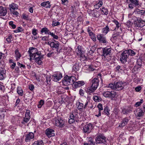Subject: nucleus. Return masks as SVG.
Segmentation results:
<instances>
[{
	"instance_id": "f3484780",
	"label": "nucleus",
	"mask_w": 145,
	"mask_h": 145,
	"mask_svg": "<svg viewBox=\"0 0 145 145\" xmlns=\"http://www.w3.org/2000/svg\"><path fill=\"white\" fill-rule=\"evenodd\" d=\"M82 47L81 46H78L75 50V52L77 55L79 56L82 54H84V52L82 50Z\"/></svg>"
},
{
	"instance_id": "e2e57ef3",
	"label": "nucleus",
	"mask_w": 145,
	"mask_h": 145,
	"mask_svg": "<svg viewBox=\"0 0 145 145\" xmlns=\"http://www.w3.org/2000/svg\"><path fill=\"white\" fill-rule=\"evenodd\" d=\"M79 105L78 106V109H82L84 106L83 104L82 103H80L79 102Z\"/></svg>"
},
{
	"instance_id": "2eb2a0df",
	"label": "nucleus",
	"mask_w": 145,
	"mask_h": 145,
	"mask_svg": "<svg viewBox=\"0 0 145 145\" xmlns=\"http://www.w3.org/2000/svg\"><path fill=\"white\" fill-rule=\"evenodd\" d=\"M34 138V135L32 132H29L25 135V142H27L30 141L31 139Z\"/></svg>"
},
{
	"instance_id": "cd10ccee",
	"label": "nucleus",
	"mask_w": 145,
	"mask_h": 145,
	"mask_svg": "<svg viewBox=\"0 0 145 145\" xmlns=\"http://www.w3.org/2000/svg\"><path fill=\"white\" fill-rule=\"evenodd\" d=\"M110 31V29L108 25H106L105 27L102 29V31L103 33L106 35Z\"/></svg>"
},
{
	"instance_id": "a18cd8bd",
	"label": "nucleus",
	"mask_w": 145,
	"mask_h": 145,
	"mask_svg": "<svg viewBox=\"0 0 145 145\" xmlns=\"http://www.w3.org/2000/svg\"><path fill=\"white\" fill-rule=\"evenodd\" d=\"M92 15L93 17L96 18H98L100 16L99 12L97 11H96L94 12L93 13Z\"/></svg>"
},
{
	"instance_id": "864d4df0",
	"label": "nucleus",
	"mask_w": 145,
	"mask_h": 145,
	"mask_svg": "<svg viewBox=\"0 0 145 145\" xmlns=\"http://www.w3.org/2000/svg\"><path fill=\"white\" fill-rule=\"evenodd\" d=\"M44 104V101L42 100H41L39 102V104L38 105V107L39 108H41L42 105Z\"/></svg>"
},
{
	"instance_id": "a19ab883",
	"label": "nucleus",
	"mask_w": 145,
	"mask_h": 145,
	"mask_svg": "<svg viewBox=\"0 0 145 145\" xmlns=\"http://www.w3.org/2000/svg\"><path fill=\"white\" fill-rule=\"evenodd\" d=\"M137 61V64L138 66V68H140L142 65V61L141 59H138Z\"/></svg>"
},
{
	"instance_id": "c03bdc74",
	"label": "nucleus",
	"mask_w": 145,
	"mask_h": 145,
	"mask_svg": "<svg viewBox=\"0 0 145 145\" xmlns=\"http://www.w3.org/2000/svg\"><path fill=\"white\" fill-rule=\"evenodd\" d=\"M12 39V36L11 35H8L6 38V40L8 43H10Z\"/></svg>"
},
{
	"instance_id": "5701e85b",
	"label": "nucleus",
	"mask_w": 145,
	"mask_h": 145,
	"mask_svg": "<svg viewBox=\"0 0 145 145\" xmlns=\"http://www.w3.org/2000/svg\"><path fill=\"white\" fill-rule=\"evenodd\" d=\"M41 33H44V34H48L50 35V33H51L50 31L47 27H45L42 28L40 31Z\"/></svg>"
},
{
	"instance_id": "393cba45",
	"label": "nucleus",
	"mask_w": 145,
	"mask_h": 145,
	"mask_svg": "<svg viewBox=\"0 0 145 145\" xmlns=\"http://www.w3.org/2000/svg\"><path fill=\"white\" fill-rule=\"evenodd\" d=\"M132 108L128 107L127 108H123L122 110V113L123 114H127L130 113L132 111Z\"/></svg>"
},
{
	"instance_id": "052dcab7",
	"label": "nucleus",
	"mask_w": 145,
	"mask_h": 145,
	"mask_svg": "<svg viewBox=\"0 0 145 145\" xmlns=\"http://www.w3.org/2000/svg\"><path fill=\"white\" fill-rule=\"evenodd\" d=\"M11 12L14 15L16 16H18L19 14L18 12L15 10H12V11H11Z\"/></svg>"
},
{
	"instance_id": "680f3d73",
	"label": "nucleus",
	"mask_w": 145,
	"mask_h": 145,
	"mask_svg": "<svg viewBox=\"0 0 145 145\" xmlns=\"http://www.w3.org/2000/svg\"><path fill=\"white\" fill-rule=\"evenodd\" d=\"M103 5V2L101 1H99V3L95 6H98V8L101 7Z\"/></svg>"
},
{
	"instance_id": "473e14b6",
	"label": "nucleus",
	"mask_w": 145,
	"mask_h": 145,
	"mask_svg": "<svg viewBox=\"0 0 145 145\" xmlns=\"http://www.w3.org/2000/svg\"><path fill=\"white\" fill-rule=\"evenodd\" d=\"M137 12V14L141 15L145 14V8H143L142 10L138 9Z\"/></svg>"
},
{
	"instance_id": "412c9836",
	"label": "nucleus",
	"mask_w": 145,
	"mask_h": 145,
	"mask_svg": "<svg viewBox=\"0 0 145 145\" xmlns=\"http://www.w3.org/2000/svg\"><path fill=\"white\" fill-rule=\"evenodd\" d=\"M97 107L98 108L99 114H96L95 115V116H97V117H99L101 115V111L103 110V106L102 104L100 103H99L97 106Z\"/></svg>"
},
{
	"instance_id": "20e7f679",
	"label": "nucleus",
	"mask_w": 145,
	"mask_h": 145,
	"mask_svg": "<svg viewBox=\"0 0 145 145\" xmlns=\"http://www.w3.org/2000/svg\"><path fill=\"white\" fill-rule=\"evenodd\" d=\"M106 138L103 135H99L95 138V142L97 144H99L103 143L104 144L106 142Z\"/></svg>"
},
{
	"instance_id": "6e6d98bb",
	"label": "nucleus",
	"mask_w": 145,
	"mask_h": 145,
	"mask_svg": "<svg viewBox=\"0 0 145 145\" xmlns=\"http://www.w3.org/2000/svg\"><path fill=\"white\" fill-rule=\"evenodd\" d=\"M50 35H51L54 39L56 40H57L59 38L58 36L54 34L53 33L51 32V33H50Z\"/></svg>"
},
{
	"instance_id": "4be33fe9",
	"label": "nucleus",
	"mask_w": 145,
	"mask_h": 145,
	"mask_svg": "<svg viewBox=\"0 0 145 145\" xmlns=\"http://www.w3.org/2000/svg\"><path fill=\"white\" fill-rule=\"evenodd\" d=\"M7 12L5 8L0 6V16H4L6 15Z\"/></svg>"
},
{
	"instance_id": "49530a36",
	"label": "nucleus",
	"mask_w": 145,
	"mask_h": 145,
	"mask_svg": "<svg viewBox=\"0 0 145 145\" xmlns=\"http://www.w3.org/2000/svg\"><path fill=\"white\" fill-rule=\"evenodd\" d=\"M101 11L103 12L104 14L106 15H107L108 13V10L107 8H105L104 7H103V8L101 9Z\"/></svg>"
},
{
	"instance_id": "4d7b16f0",
	"label": "nucleus",
	"mask_w": 145,
	"mask_h": 145,
	"mask_svg": "<svg viewBox=\"0 0 145 145\" xmlns=\"http://www.w3.org/2000/svg\"><path fill=\"white\" fill-rule=\"evenodd\" d=\"M17 65L20 68H23L24 69H25V65H24L20 63L19 62H18L17 63Z\"/></svg>"
},
{
	"instance_id": "7c9ffc66",
	"label": "nucleus",
	"mask_w": 145,
	"mask_h": 145,
	"mask_svg": "<svg viewBox=\"0 0 145 145\" xmlns=\"http://www.w3.org/2000/svg\"><path fill=\"white\" fill-rule=\"evenodd\" d=\"M17 92L19 95L22 96L23 95V91L21 87H18L17 89Z\"/></svg>"
},
{
	"instance_id": "ea45409f",
	"label": "nucleus",
	"mask_w": 145,
	"mask_h": 145,
	"mask_svg": "<svg viewBox=\"0 0 145 145\" xmlns=\"http://www.w3.org/2000/svg\"><path fill=\"white\" fill-rule=\"evenodd\" d=\"M94 101L96 102H99L101 101V98L98 96H94L93 97Z\"/></svg>"
},
{
	"instance_id": "a878e982",
	"label": "nucleus",
	"mask_w": 145,
	"mask_h": 145,
	"mask_svg": "<svg viewBox=\"0 0 145 145\" xmlns=\"http://www.w3.org/2000/svg\"><path fill=\"white\" fill-rule=\"evenodd\" d=\"M136 7H138L140 6L139 2L137 0H127Z\"/></svg>"
},
{
	"instance_id": "6e6552de",
	"label": "nucleus",
	"mask_w": 145,
	"mask_h": 145,
	"mask_svg": "<svg viewBox=\"0 0 145 145\" xmlns=\"http://www.w3.org/2000/svg\"><path fill=\"white\" fill-rule=\"evenodd\" d=\"M53 123L56 126L61 128L64 124V121L61 119H55L53 120Z\"/></svg>"
},
{
	"instance_id": "6ab92c4d",
	"label": "nucleus",
	"mask_w": 145,
	"mask_h": 145,
	"mask_svg": "<svg viewBox=\"0 0 145 145\" xmlns=\"http://www.w3.org/2000/svg\"><path fill=\"white\" fill-rule=\"evenodd\" d=\"M129 120V119L127 117L123 118L121 122V124L119 125V126L120 127H122L125 126L127 124Z\"/></svg>"
},
{
	"instance_id": "423d86ee",
	"label": "nucleus",
	"mask_w": 145,
	"mask_h": 145,
	"mask_svg": "<svg viewBox=\"0 0 145 145\" xmlns=\"http://www.w3.org/2000/svg\"><path fill=\"white\" fill-rule=\"evenodd\" d=\"M115 84V90H120L122 89L127 86V83L122 82H117Z\"/></svg>"
},
{
	"instance_id": "09e8293b",
	"label": "nucleus",
	"mask_w": 145,
	"mask_h": 145,
	"mask_svg": "<svg viewBox=\"0 0 145 145\" xmlns=\"http://www.w3.org/2000/svg\"><path fill=\"white\" fill-rule=\"evenodd\" d=\"M9 24L10 26L13 29H14L16 28V25L14 24L13 22L12 21H10L9 22Z\"/></svg>"
},
{
	"instance_id": "c85d7f7f",
	"label": "nucleus",
	"mask_w": 145,
	"mask_h": 145,
	"mask_svg": "<svg viewBox=\"0 0 145 145\" xmlns=\"http://www.w3.org/2000/svg\"><path fill=\"white\" fill-rule=\"evenodd\" d=\"M9 7L10 11H12V10H15L18 9L17 5L14 3H12L11 5H10Z\"/></svg>"
},
{
	"instance_id": "3c124183",
	"label": "nucleus",
	"mask_w": 145,
	"mask_h": 145,
	"mask_svg": "<svg viewBox=\"0 0 145 145\" xmlns=\"http://www.w3.org/2000/svg\"><path fill=\"white\" fill-rule=\"evenodd\" d=\"M115 84H109L108 86V87L112 89H114L115 90Z\"/></svg>"
},
{
	"instance_id": "37998d69",
	"label": "nucleus",
	"mask_w": 145,
	"mask_h": 145,
	"mask_svg": "<svg viewBox=\"0 0 145 145\" xmlns=\"http://www.w3.org/2000/svg\"><path fill=\"white\" fill-rule=\"evenodd\" d=\"M126 2L128 4V7L129 8L131 9H133L135 7H136V6H135L134 5L131 3H130L129 1H128L127 0Z\"/></svg>"
},
{
	"instance_id": "ddd939ff",
	"label": "nucleus",
	"mask_w": 145,
	"mask_h": 145,
	"mask_svg": "<svg viewBox=\"0 0 145 145\" xmlns=\"http://www.w3.org/2000/svg\"><path fill=\"white\" fill-rule=\"evenodd\" d=\"M72 76L69 77L68 76H66L64 78L62 81L63 84L65 85H69L70 84V81H71Z\"/></svg>"
},
{
	"instance_id": "39448f33",
	"label": "nucleus",
	"mask_w": 145,
	"mask_h": 145,
	"mask_svg": "<svg viewBox=\"0 0 145 145\" xmlns=\"http://www.w3.org/2000/svg\"><path fill=\"white\" fill-rule=\"evenodd\" d=\"M129 56V55L127 50L123 51L120 56L121 61L123 63H125L127 61V59L128 58Z\"/></svg>"
},
{
	"instance_id": "bb28decb",
	"label": "nucleus",
	"mask_w": 145,
	"mask_h": 145,
	"mask_svg": "<svg viewBox=\"0 0 145 145\" xmlns=\"http://www.w3.org/2000/svg\"><path fill=\"white\" fill-rule=\"evenodd\" d=\"M55 42H57L56 43L54 42H51V43L50 44V46L51 48H55L56 49L58 48L59 46V43L57 41H55Z\"/></svg>"
},
{
	"instance_id": "b1692460",
	"label": "nucleus",
	"mask_w": 145,
	"mask_h": 145,
	"mask_svg": "<svg viewBox=\"0 0 145 145\" xmlns=\"http://www.w3.org/2000/svg\"><path fill=\"white\" fill-rule=\"evenodd\" d=\"M40 5L41 6L46 8H50L51 7L49 1L44 2L42 3Z\"/></svg>"
},
{
	"instance_id": "69168bd1",
	"label": "nucleus",
	"mask_w": 145,
	"mask_h": 145,
	"mask_svg": "<svg viewBox=\"0 0 145 145\" xmlns=\"http://www.w3.org/2000/svg\"><path fill=\"white\" fill-rule=\"evenodd\" d=\"M88 70L89 71H93L94 70V67L93 66L88 65Z\"/></svg>"
},
{
	"instance_id": "8fccbe9b",
	"label": "nucleus",
	"mask_w": 145,
	"mask_h": 145,
	"mask_svg": "<svg viewBox=\"0 0 145 145\" xmlns=\"http://www.w3.org/2000/svg\"><path fill=\"white\" fill-rule=\"evenodd\" d=\"M124 69L123 67H121L119 65H118L116 68V70L119 71H124Z\"/></svg>"
},
{
	"instance_id": "79ce46f5",
	"label": "nucleus",
	"mask_w": 145,
	"mask_h": 145,
	"mask_svg": "<svg viewBox=\"0 0 145 145\" xmlns=\"http://www.w3.org/2000/svg\"><path fill=\"white\" fill-rule=\"evenodd\" d=\"M32 145H44L43 142L41 140L35 142Z\"/></svg>"
},
{
	"instance_id": "7ed1b4c3",
	"label": "nucleus",
	"mask_w": 145,
	"mask_h": 145,
	"mask_svg": "<svg viewBox=\"0 0 145 145\" xmlns=\"http://www.w3.org/2000/svg\"><path fill=\"white\" fill-rule=\"evenodd\" d=\"M111 48L105 47L102 49V54L101 56H104L107 61H110L112 58Z\"/></svg>"
},
{
	"instance_id": "a211bd4d",
	"label": "nucleus",
	"mask_w": 145,
	"mask_h": 145,
	"mask_svg": "<svg viewBox=\"0 0 145 145\" xmlns=\"http://www.w3.org/2000/svg\"><path fill=\"white\" fill-rule=\"evenodd\" d=\"M84 82L83 81H78L77 82H74L73 84L74 85V88H76L84 84Z\"/></svg>"
},
{
	"instance_id": "774afa93",
	"label": "nucleus",
	"mask_w": 145,
	"mask_h": 145,
	"mask_svg": "<svg viewBox=\"0 0 145 145\" xmlns=\"http://www.w3.org/2000/svg\"><path fill=\"white\" fill-rule=\"evenodd\" d=\"M59 24H60V23H59L58 22H53L52 25L53 26H57Z\"/></svg>"
},
{
	"instance_id": "f704fd0d",
	"label": "nucleus",
	"mask_w": 145,
	"mask_h": 145,
	"mask_svg": "<svg viewBox=\"0 0 145 145\" xmlns=\"http://www.w3.org/2000/svg\"><path fill=\"white\" fill-rule=\"evenodd\" d=\"M42 59V56L40 57L39 58L36 59H35V62L39 65H41L42 64V61H41V59Z\"/></svg>"
},
{
	"instance_id": "9b49d317",
	"label": "nucleus",
	"mask_w": 145,
	"mask_h": 145,
	"mask_svg": "<svg viewBox=\"0 0 145 145\" xmlns=\"http://www.w3.org/2000/svg\"><path fill=\"white\" fill-rule=\"evenodd\" d=\"M92 125L90 123L86 125L83 127V131L84 133H89L92 129Z\"/></svg>"
},
{
	"instance_id": "aec40b11",
	"label": "nucleus",
	"mask_w": 145,
	"mask_h": 145,
	"mask_svg": "<svg viewBox=\"0 0 145 145\" xmlns=\"http://www.w3.org/2000/svg\"><path fill=\"white\" fill-rule=\"evenodd\" d=\"M6 73L5 70L3 68H0V80H3L5 76Z\"/></svg>"
},
{
	"instance_id": "bf43d9fd",
	"label": "nucleus",
	"mask_w": 145,
	"mask_h": 145,
	"mask_svg": "<svg viewBox=\"0 0 145 145\" xmlns=\"http://www.w3.org/2000/svg\"><path fill=\"white\" fill-rule=\"evenodd\" d=\"M143 102V99L141 100L140 102H138L135 104V106H138L141 105V104Z\"/></svg>"
},
{
	"instance_id": "4c0bfd02",
	"label": "nucleus",
	"mask_w": 145,
	"mask_h": 145,
	"mask_svg": "<svg viewBox=\"0 0 145 145\" xmlns=\"http://www.w3.org/2000/svg\"><path fill=\"white\" fill-rule=\"evenodd\" d=\"M110 110L109 109L108 106H106L104 108L103 112L107 116H109L110 115L109 111Z\"/></svg>"
},
{
	"instance_id": "de8ad7c7",
	"label": "nucleus",
	"mask_w": 145,
	"mask_h": 145,
	"mask_svg": "<svg viewBox=\"0 0 145 145\" xmlns=\"http://www.w3.org/2000/svg\"><path fill=\"white\" fill-rule=\"evenodd\" d=\"M24 29L22 27H17L16 30L14 31V32L15 33H18L22 31Z\"/></svg>"
},
{
	"instance_id": "1a4fd4ad",
	"label": "nucleus",
	"mask_w": 145,
	"mask_h": 145,
	"mask_svg": "<svg viewBox=\"0 0 145 145\" xmlns=\"http://www.w3.org/2000/svg\"><path fill=\"white\" fill-rule=\"evenodd\" d=\"M97 37L100 42L105 44L107 42L106 37L103 34H98L97 35Z\"/></svg>"
},
{
	"instance_id": "e433bc0d",
	"label": "nucleus",
	"mask_w": 145,
	"mask_h": 145,
	"mask_svg": "<svg viewBox=\"0 0 145 145\" xmlns=\"http://www.w3.org/2000/svg\"><path fill=\"white\" fill-rule=\"evenodd\" d=\"M120 32H117L116 33H114L113 34L111 39L113 38L114 39H116L117 38V37L120 34Z\"/></svg>"
},
{
	"instance_id": "58836bf2",
	"label": "nucleus",
	"mask_w": 145,
	"mask_h": 145,
	"mask_svg": "<svg viewBox=\"0 0 145 145\" xmlns=\"http://www.w3.org/2000/svg\"><path fill=\"white\" fill-rule=\"evenodd\" d=\"M128 51L129 55L132 56H134L136 54V52L133 50L131 49L127 50Z\"/></svg>"
},
{
	"instance_id": "72a5a7b5",
	"label": "nucleus",
	"mask_w": 145,
	"mask_h": 145,
	"mask_svg": "<svg viewBox=\"0 0 145 145\" xmlns=\"http://www.w3.org/2000/svg\"><path fill=\"white\" fill-rule=\"evenodd\" d=\"M78 56H80V60L81 61H84L87 59L86 57L84 55V54H82Z\"/></svg>"
},
{
	"instance_id": "2f4dec72",
	"label": "nucleus",
	"mask_w": 145,
	"mask_h": 145,
	"mask_svg": "<svg viewBox=\"0 0 145 145\" xmlns=\"http://www.w3.org/2000/svg\"><path fill=\"white\" fill-rule=\"evenodd\" d=\"M89 35L93 41L95 42L96 41V38L95 35V34L93 33V32L90 33Z\"/></svg>"
},
{
	"instance_id": "5fc2aeb1",
	"label": "nucleus",
	"mask_w": 145,
	"mask_h": 145,
	"mask_svg": "<svg viewBox=\"0 0 145 145\" xmlns=\"http://www.w3.org/2000/svg\"><path fill=\"white\" fill-rule=\"evenodd\" d=\"M30 111L29 110H26V112L25 114V117H28L30 118H31L30 116Z\"/></svg>"
},
{
	"instance_id": "0eeeda50",
	"label": "nucleus",
	"mask_w": 145,
	"mask_h": 145,
	"mask_svg": "<svg viewBox=\"0 0 145 145\" xmlns=\"http://www.w3.org/2000/svg\"><path fill=\"white\" fill-rule=\"evenodd\" d=\"M104 96L106 97H109L112 98H114L116 95V93L114 91L110 92L107 91L104 92L103 93Z\"/></svg>"
},
{
	"instance_id": "4468645a",
	"label": "nucleus",
	"mask_w": 145,
	"mask_h": 145,
	"mask_svg": "<svg viewBox=\"0 0 145 145\" xmlns=\"http://www.w3.org/2000/svg\"><path fill=\"white\" fill-rule=\"evenodd\" d=\"M45 133L49 138L55 136L54 131L53 129H47L45 131Z\"/></svg>"
},
{
	"instance_id": "f257e3e1",
	"label": "nucleus",
	"mask_w": 145,
	"mask_h": 145,
	"mask_svg": "<svg viewBox=\"0 0 145 145\" xmlns=\"http://www.w3.org/2000/svg\"><path fill=\"white\" fill-rule=\"evenodd\" d=\"M28 52L29 54L30 60L35 59L42 56H40V52L36 48L30 47Z\"/></svg>"
},
{
	"instance_id": "603ef678",
	"label": "nucleus",
	"mask_w": 145,
	"mask_h": 145,
	"mask_svg": "<svg viewBox=\"0 0 145 145\" xmlns=\"http://www.w3.org/2000/svg\"><path fill=\"white\" fill-rule=\"evenodd\" d=\"M69 122L70 124H71L72 123V113H70L69 120Z\"/></svg>"
},
{
	"instance_id": "c9c22d12",
	"label": "nucleus",
	"mask_w": 145,
	"mask_h": 145,
	"mask_svg": "<svg viewBox=\"0 0 145 145\" xmlns=\"http://www.w3.org/2000/svg\"><path fill=\"white\" fill-rule=\"evenodd\" d=\"M30 118L28 117H25L22 121L21 123L24 124H25L27 122H28Z\"/></svg>"
},
{
	"instance_id": "9d476101",
	"label": "nucleus",
	"mask_w": 145,
	"mask_h": 145,
	"mask_svg": "<svg viewBox=\"0 0 145 145\" xmlns=\"http://www.w3.org/2000/svg\"><path fill=\"white\" fill-rule=\"evenodd\" d=\"M134 24L136 26L142 27L145 25V21L141 18L137 19L135 22Z\"/></svg>"
},
{
	"instance_id": "f8f14e48",
	"label": "nucleus",
	"mask_w": 145,
	"mask_h": 145,
	"mask_svg": "<svg viewBox=\"0 0 145 145\" xmlns=\"http://www.w3.org/2000/svg\"><path fill=\"white\" fill-rule=\"evenodd\" d=\"M145 112V110L142 109V108L137 110L136 111V117L137 118L139 119L138 118H141L144 116V112Z\"/></svg>"
},
{
	"instance_id": "13d9d810",
	"label": "nucleus",
	"mask_w": 145,
	"mask_h": 145,
	"mask_svg": "<svg viewBox=\"0 0 145 145\" xmlns=\"http://www.w3.org/2000/svg\"><path fill=\"white\" fill-rule=\"evenodd\" d=\"M37 29H33L32 31V33L33 35L35 36H36L37 34Z\"/></svg>"
},
{
	"instance_id": "0e129e2a",
	"label": "nucleus",
	"mask_w": 145,
	"mask_h": 145,
	"mask_svg": "<svg viewBox=\"0 0 145 145\" xmlns=\"http://www.w3.org/2000/svg\"><path fill=\"white\" fill-rule=\"evenodd\" d=\"M49 36H45L42 37L41 39L43 41H47L48 39Z\"/></svg>"
},
{
	"instance_id": "dca6fc26",
	"label": "nucleus",
	"mask_w": 145,
	"mask_h": 145,
	"mask_svg": "<svg viewBox=\"0 0 145 145\" xmlns=\"http://www.w3.org/2000/svg\"><path fill=\"white\" fill-rule=\"evenodd\" d=\"M62 75L61 73H58L52 76V78L54 81L57 82L59 81L62 78Z\"/></svg>"
},
{
	"instance_id": "f03ea898",
	"label": "nucleus",
	"mask_w": 145,
	"mask_h": 145,
	"mask_svg": "<svg viewBox=\"0 0 145 145\" xmlns=\"http://www.w3.org/2000/svg\"><path fill=\"white\" fill-rule=\"evenodd\" d=\"M99 82L98 78H94L91 81L92 85L91 86L89 87L87 90V92L92 93L94 92L97 88Z\"/></svg>"
},
{
	"instance_id": "338daca9",
	"label": "nucleus",
	"mask_w": 145,
	"mask_h": 145,
	"mask_svg": "<svg viewBox=\"0 0 145 145\" xmlns=\"http://www.w3.org/2000/svg\"><path fill=\"white\" fill-rule=\"evenodd\" d=\"M92 138L89 141V145H95V142L93 141Z\"/></svg>"
},
{
	"instance_id": "c756f323",
	"label": "nucleus",
	"mask_w": 145,
	"mask_h": 145,
	"mask_svg": "<svg viewBox=\"0 0 145 145\" xmlns=\"http://www.w3.org/2000/svg\"><path fill=\"white\" fill-rule=\"evenodd\" d=\"M15 54L16 60L18 61L21 57V55L18 50H15Z\"/></svg>"
}]
</instances>
